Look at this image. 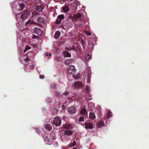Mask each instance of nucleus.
I'll list each match as a JSON object with an SVG mask.
<instances>
[{
	"label": "nucleus",
	"instance_id": "12",
	"mask_svg": "<svg viewBox=\"0 0 149 149\" xmlns=\"http://www.w3.org/2000/svg\"><path fill=\"white\" fill-rule=\"evenodd\" d=\"M72 131L69 130H66L64 132V134L68 135H70L72 134Z\"/></svg>",
	"mask_w": 149,
	"mask_h": 149
},
{
	"label": "nucleus",
	"instance_id": "10",
	"mask_svg": "<svg viewBox=\"0 0 149 149\" xmlns=\"http://www.w3.org/2000/svg\"><path fill=\"white\" fill-rule=\"evenodd\" d=\"M86 113V107L84 106L83 107L81 111V114L82 115H85Z\"/></svg>",
	"mask_w": 149,
	"mask_h": 149
},
{
	"label": "nucleus",
	"instance_id": "6",
	"mask_svg": "<svg viewBox=\"0 0 149 149\" xmlns=\"http://www.w3.org/2000/svg\"><path fill=\"white\" fill-rule=\"evenodd\" d=\"M28 14L29 11L27 10H26L24 13L22 14L21 18L23 20H24L25 19L27 18Z\"/></svg>",
	"mask_w": 149,
	"mask_h": 149
},
{
	"label": "nucleus",
	"instance_id": "34",
	"mask_svg": "<svg viewBox=\"0 0 149 149\" xmlns=\"http://www.w3.org/2000/svg\"><path fill=\"white\" fill-rule=\"evenodd\" d=\"M54 50L55 51V52L56 53H58V49L57 48V47L55 48V49H54Z\"/></svg>",
	"mask_w": 149,
	"mask_h": 149
},
{
	"label": "nucleus",
	"instance_id": "36",
	"mask_svg": "<svg viewBox=\"0 0 149 149\" xmlns=\"http://www.w3.org/2000/svg\"><path fill=\"white\" fill-rule=\"evenodd\" d=\"M69 94V93L68 92H65L64 93H63V94L64 95H68Z\"/></svg>",
	"mask_w": 149,
	"mask_h": 149
},
{
	"label": "nucleus",
	"instance_id": "43",
	"mask_svg": "<svg viewBox=\"0 0 149 149\" xmlns=\"http://www.w3.org/2000/svg\"><path fill=\"white\" fill-rule=\"evenodd\" d=\"M73 143H70L69 145L70 147H72L73 146H73Z\"/></svg>",
	"mask_w": 149,
	"mask_h": 149
},
{
	"label": "nucleus",
	"instance_id": "23",
	"mask_svg": "<svg viewBox=\"0 0 149 149\" xmlns=\"http://www.w3.org/2000/svg\"><path fill=\"white\" fill-rule=\"evenodd\" d=\"M75 16L77 18H80L81 16V14L80 13H79L75 15Z\"/></svg>",
	"mask_w": 149,
	"mask_h": 149
},
{
	"label": "nucleus",
	"instance_id": "16",
	"mask_svg": "<svg viewBox=\"0 0 149 149\" xmlns=\"http://www.w3.org/2000/svg\"><path fill=\"white\" fill-rule=\"evenodd\" d=\"M104 125V123L102 121H99L97 124V126L99 127H100Z\"/></svg>",
	"mask_w": 149,
	"mask_h": 149
},
{
	"label": "nucleus",
	"instance_id": "29",
	"mask_svg": "<svg viewBox=\"0 0 149 149\" xmlns=\"http://www.w3.org/2000/svg\"><path fill=\"white\" fill-rule=\"evenodd\" d=\"M84 116L81 117L79 119V121L81 122V121H84Z\"/></svg>",
	"mask_w": 149,
	"mask_h": 149
},
{
	"label": "nucleus",
	"instance_id": "4",
	"mask_svg": "<svg viewBox=\"0 0 149 149\" xmlns=\"http://www.w3.org/2000/svg\"><path fill=\"white\" fill-rule=\"evenodd\" d=\"M53 123L56 126H59L61 123V121L57 117L55 118L53 120Z\"/></svg>",
	"mask_w": 149,
	"mask_h": 149
},
{
	"label": "nucleus",
	"instance_id": "11",
	"mask_svg": "<svg viewBox=\"0 0 149 149\" xmlns=\"http://www.w3.org/2000/svg\"><path fill=\"white\" fill-rule=\"evenodd\" d=\"M73 61V60H72L71 59H67L65 61V65H68L72 63Z\"/></svg>",
	"mask_w": 149,
	"mask_h": 149
},
{
	"label": "nucleus",
	"instance_id": "17",
	"mask_svg": "<svg viewBox=\"0 0 149 149\" xmlns=\"http://www.w3.org/2000/svg\"><path fill=\"white\" fill-rule=\"evenodd\" d=\"M24 5L23 4L20 3L19 4V10H22L24 7Z\"/></svg>",
	"mask_w": 149,
	"mask_h": 149
},
{
	"label": "nucleus",
	"instance_id": "42",
	"mask_svg": "<svg viewBox=\"0 0 149 149\" xmlns=\"http://www.w3.org/2000/svg\"><path fill=\"white\" fill-rule=\"evenodd\" d=\"M44 77V76L43 75H40V78L41 79H43Z\"/></svg>",
	"mask_w": 149,
	"mask_h": 149
},
{
	"label": "nucleus",
	"instance_id": "13",
	"mask_svg": "<svg viewBox=\"0 0 149 149\" xmlns=\"http://www.w3.org/2000/svg\"><path fill=\"white\" fill-rule=\"evenodd\" d=\"M89 116L90 118L92 119H94L95 118V116L94 114L93 113H90Z\"/></svg>",
	"mask_w": 149,
	"mask_h": 149
},
{
	"label": "nucleus",
	"instance_id": "37",
	"mask_svg": "<svg viewBox=\"0 0 149 149\" xmlns=\"http://www.w3.org/2000/svg\"><path fill=\"white\" fill-rule=\"evenodd\" d=\"M54 94L55 95H59V93L58 92L56 91L55 92Z\"/></svg>",
	"mask_w": 149,
	"mask_h": 149
},
{
	"label": "nucleus",
	"instance_id": "2",
	"mask_svg": "<svg viewBox=\"0 0 149 149\" xmlns=\"http://www.w3.org/2000/svg\"><path fill=\"white\" fill-rule=\"evenodd\" d=\"M33 8L36 11L39 12L42 11L44 8L43 5L35 6H33Z\"/></svg>",
	"mask_w": 149,
	"mask_h": 149
},
{
	"label": "nucleus",
	"instance_id": "1",
	"mask_svg": "<svg viewBox=\"0 0 149 149\" xmlns=\"http://www.w3.org/2000/svg\"><path fill=\"white\" fill-rule=\"evenodd\" d=\"M68 72L73 75L74 77L76 73V70L74 66H69L68 69Z\"/></svg>",
	"mask_w": 149,
	"mask_h": 149
},
{
	"label": "nucleus",
	"instance_id": "24",
	"mask_svg": "<svg viewBox=\"0 0 149 149\" xmlns=\"http://www.w3.org/2000/svg\"><path fill=\"white\" fill-rule=\"evenodd\" d=\"M88 78V81L87 82L89 83H90V80L91 78V75L90 74H89L87 76Z\"/></svg>",
	"mask_w": 149,
	"mask_h": 149
},
{
	"label": "nucleus",
	"instance_id": "44",
	"mask_svg": "<svg viewBox=\"0 0 149 149\" xmlns=\"http://www.w3.org/2000/svg\"><path fill=\"white\" fill-rule=\"evenodd\" d=\"M37 37L36 36H35V35H33V36L32 38L33 39H34V38H36V37Z\"/></svg>",
	"mask_w": 149,
	"mask_h": 149
},
{
	"label": "nucleus",
	"instance_id": "33",
	"mask_svg": "<svg viewBox=\"0 0 149 149\" xmlns=\"http://www.w3.org/2000/svg\"><path fill=\"white\" fill-rule=\"evenodd\" d=\"M90 88L88 86H87L86 89L87 91L88 92H89Z\"/></svg>",
	"mask_w": 149,
	"mask_h": 149
},
{
	"label": "nucleus",
	"instance_id": "50",
	"mask_svg": "<svg viewBox=\"0 0 149 149\" xmlns=\"http://www.w3.org/2000/svg\"><path fill=\"white\" fill-rule=\"evenodd\" d=\"M81 40L82 43H83L84 42V41L83 40Z\"/></svg>",
	"mask_w": 149,
	"mask_h": 149
},
{
	"label": "nucleus",
	"instance_id": "9",
	"mask_svg": "<svg viewBox=\"0 0 149 149\" xmlns=\"http://www.w3.org/2000/svg\"><path fill=\"white\" fill-rule=\"evenodd\" d=\"M63 54L64 57H70L71 56L70 53L66 51L63 52Z\"/></svg>",
	"mask_w": 149,
	"mask_h": 149
},
{
	"label": "nucleus",
	"instance_id": "35",
	"mask_svg": "<svg viewBox=\"0 0 149 149\" xmlns=\"http://www.w3.org/2000/svg\"><path fill=\"white\" fill-rule=\"evenodd\" d=\"M34 1L36 3H39L40 2V0H34Z\"/></svg>",
	"mask_w": 149,
	"mask_h": 149
},
{
	"label": "nucleus",
	"instance_id": "14",
	"mask_svg": "<svg viewBox=\"0 0 149 149\" xmlns=\"http://www.w3.org/2000/svg\"><path fill=\"white\" fill-rule=\"evenodd\" d=\"M60 34V33L59 31H56L55 33V35H54V37L56 38H58Z\"/></svg>",
	"mask_w": 149,
	"mask_h": 149
},
{
	"label": "nucleus",
	"instance_id": "27",
	"mask_svg": "<svg viewBox=\"0 0 149 149\" xmlns=\"http://www.w3.org/2000/svg\"><path fill=\"white\" fill-rule=\"evenodd\" d=\"M31 48V47L29 46L28 45L26 46V47H25V49L24 50V52L25 53L26 51Z\"/></svg>",
	"mask_w": 149,
	"mask_h": 149
},
{
	"label": "nucleus",
	"instance_id": "41",
	"mask_svg": "<svg viewBox=\"0 0 149 149\" xmlns=\"http://www.w3.org/2000/svg\"><path fill=\"white\" fill-rule=\"evenodd\" d=\"M46 56H51V54H50V53H49V54H48V53H46Z\"/></svg>",
	"mask_w": 149,
	"mask_h": 149
},
{
	"label": "nucleus",
	"instance_id": "3",
	"mask_svg": "<svg viewBox=\"0 0 149 149\" xmlns=\"http://www.w3.org/2000/svg\"><path fill=\"white\" fill-rule=\"evenodd\" d=\"M67 110L69 113L71 114H74L76 111L75 108L74 107H71L67 108Z\"/></svg>",
	"mask_w": 149,
	"mask_h": 149
},
{
	"label": "nucleus",
	"instance_id": "46",
	"mask_svg": "<svg viewBox=\"0 0 149 149\" xmlns=\"http://www.w3.org/2000/svg\"><path fill=\"white\" fill-rule=\"evenodd\" d=\"M37 132L38 133H40V131L39 130V129H38V130H37Z\"/></svg>",
	"mask_w": 149,
	"mask_h": 149
},
{
	"label": "nucleus",
	"instance_id": "22",
	"mask_svg": "<svg viewBox=\"0 0 149 149\" xmlns=\"http://www.w3.org/2000/svg\"><path fill=\"white\" fill-rule=\"evenodd\" d=\"M33 23H35V22H33L32 20H31V19H29V20L27 22H26V25H27L28 24H31Z\"/></svg>",
	"mask_w": 149,
	"mask_h": 149
},
{
	"label": "nucleus",
	"instance_id": "38",
	"mask_svg": "<svg viewBox=\"0 0 149 149\" xmlns=\"http://www.w3.org/2000/svg\"><path fill=\"white\" fill-rule=\"evenodd\" d=\"M33 15H38V13L36 12H34L33 13Z\"/></svg>",
	"mask_w": 149,
	"mask_h": 149
},
{
	"label": "nucleus",
	"instance_id": "21",
	"mask_svg": "<svg viewBox=\"0 0 149 149\" xmlns=\"http://www.w3.org/2000/svg\"><path fill=\"white\" fill-rule=\"evenodd\" d=\"M112 116V113L110 111L108 112L107 116V118H109V117H111Z\"/></svg>",
	"mask_w": 149,
	"mask_h": 149
},
{
	"label": "nucleus",
	"instance_id": "53",
	"mask_svg": "<svg viewBox=\"0 0 149 149\" xmlns=\"http://www.w3.org/2000/svg\"><path fill=\"white\" fill-rule=\"evenodd\" d=\"M28 1H30L31 0H28Z\"/></svg>",
	"mask_w": 149,
	"mask_h": 149
},
{
	"label": "nucleus",
	"instance_id": "39",
	"mask_svg": "<svg viewBox=\"0 0 149 149\" xmlns=\"http://www.w3.org/2000/svg\"><path fill=\"white\" fill-rule=\"evenodd\" d=\"M61 107L62 108L63 110L65 109L66 108V107L63 105Z\"/></svg>",
	"mask_w": 149,
	"mask_h": 149
},
{
	"label": "nucleus",
	"instance_id": "51",
	"mask_svg": "<svg viewBox=\"0 0 149 149\" xmlns=\"http://www.w3.org/2000/svg\"><path fill=\"white\" fill-rule=\"evenodd\" d=\"M24 70H25L26 71H27V70H26V68H24Z\"/></svg>",
	"mask_w": 149,
	"mask_h": 149
},
{
	"label": "nucleus",
	"instance_id": "26",
	"mask_svg": "<svg viewBox=\"0 0 149 149\" xmlns=\"http://www.w3.org/2000/svg\"><path fill=\"white\" fill-rule=\"evenodd\" d=\"M85 33L87 36H91V33L89 31H85Z\"/></svg>",
	"mask_w": 149,
	"mask_h": 149
},
{
	"label": "nucleus",
	"instance_id": "52",
	"mask_svg": "<svg viewBox=\"0 0 149 149\" xmlns=\"http://www.w3.org/2000/svg\"><path fill=\"white\" fill-rule=\"evenodd\" d=\"M73 0H70V1H72Z\"/></svg>",
	"mask_w": 149,
	"mask_h": 149
},
{
	"label": "nucleus",
	"instance_id": "28",
	"mask_svg": "<svg viewBox=\"0 0 149 149\" xmlns=\"http://www.w3.org/2000/svg\"><path fill=\"white\" fill-rule=\"evenodd\" d=\"M35 68V65H34L32 64L30 66V69L31 70H33Z\"/></svg>",
	"mask_w": 149,
	"mask_h": 149
},
{
	"label": "nucleus",
	"instance_id": "7",
	"mask_svg": "<svg viewBox=\"0 0 149 149\" xmlns=\"http://www.w3.org/2000/svg\"><path fill=\"white\" fill-rule=\"evenodd\" d=\"M34 33L40 36L42 34L43 31L40 29L37 28L35 29Z\"/></svg>",
	"mask_w": 149,
	"mask_h": 149
},
{
	"label": "nucleus",
	"instance_id": "5",
	"mask_svg": "<svg viewBox=\"0 0 149 149\" xmlns=\"http://www.w3.org/2000/svg\"><path fill=\"white\" fill-rule=\"evenodd\" d=\"M82 83L79 81H77L74 84V88H80L82 87Z\"/></svg>",
	"mask_w": 149,
	"mask_h": 149
},
{
	"label": "nucleus",
	"instance_id": "45",
	"mask_svg": "<svg viewBox=\"0 0 149 149\" xmlns=\"http://www.w3.org/2000/svg\"><path fill=\"white\" fill-rule=\"evenodd\" d=\"M25 62H27L29 61V59L28 58H26V59H25Z\"/></svg>",
	"mask_w": 149,
	"mask_h": 149
},
{
	"label": "nucleus",
	"instance_id": "15",
	"mask_svg": "<svg viewBox=\"0 0 149 149\" xmlns=\"http://www.w3.org/2000/svg\"><path fill=\"white\" fill-rule=\"evenodd\" d=\"M38 22L40 24L43 23L44 22L43 18L41 17L38 18L37 20Z\"/></svg>",
	"mask_w": 149,
	"mask_h": 149
},
{
	"label": "nucleus",
	"instance_id": "25",
	"mask_svg": "<svg viewBox=\"0 0 149 149\" xmlns=\"http://www.w3.org/2000/svg\"><path fill=\"white\" fill-rule=\"evenodd\" d=\"M64 16L63 15H59L58 17V18L59 19V20H61V19L64 18Z\"/></svg>",
	"mask_w": 149,
	"mask_h": 149
},
{
	"label": "nucleus",
	"instance_id": "20",
	"mask_svg": "<svg viewBox=\"0 0 149 149\" xmlns=\"http://www.w3.org/2000/svg\"><path fill=\"white\" fill-rule=\"evenodd\" d=\"M45 127L46 129L49 130H51L52 128V127L51 125L49 124L45 125Z\"/></svg>",
	"mask_w": 149,
	"mask_h": 149
},
{
	"label": "nucleus",
	"instance_id": "19",
	"mask_svg": "<svg viewBox=\"0 0 149 149\" xmlns=\"http://www.w3.org/2000/svg\"><path fill=\"white\" fill-rule=\"evenodd\" d=\"M64 128L65 129L72 128V127L70 125L66 124L64 125Z\"/></svg>",
	"mask_w": 149,
	"mask_h": 149
},
{
	"label": "nucleus",
	"instance_id": "47",
	"mask_svg": "<svg viewBox=\"0 0 149 149\" xmlns=\"http://www.w3.org/2000/svg\"><path fill=\"white\" fill-rule=\"evenodd\" d=\"M72 149H77V148H73Z\"/></svg>",
	"mask_w": 149,
	"mask_h": 149
},
{
	"label": "nucleus",
	"instance_id": "18",
	"mask_svg": "<svg viewBox=\"0 0 149 149\" xmlns=\"http://www.w3.org/2000/svg\"><path fill=\"white\" fill-rule=\"evenodd\" d=\"M63 10L65 12H68L69 10L68 6H65V7L63 8Z\"/></svg>",
	"mask_w": 149,
	"mask_h": 149
},
{
	"label": "nucleus",
	"instance_id": "49",
	"mask_svg": "<svg viewBox=\"0 0 149 149\" xmlns=\"http://www.w3.org/2000/svg\"><path fill=\"white\" fill-rule=\"evenodd\" d=\"M55 111H56V113L57 112V111H58V110L56 109H55Z\"/></svg>",
	"mask_w": 149,
	"mask_h": 149
},
{
	"label": "nucleus",
	"instance_id": "32",
	"mask_svg": "<svg viewBox=\"0 0 149 149\" xmlns=\"http://www.w3.org/2000/svg\"><path fill=\"white\" fill-rule=\"evenodd\" d=\"M56 84L54 83H52V84L51 87L52 88H54L56 87Z\"/></svg>",
	"mask_w": 149,
	"mask_h": 149
},
{
	"label": "nucleus",
	"instance_id": "8",
	"mask_svg": "<svg viewBox=\"0 0 149 149\" xmlns=\"http://www.w3.org/2000/svg\"><path fill=\"white\" fill-rule=\"evenodd\" d=\"M85 125L86 128L87 129H92L93 128V125L91 123H86Z\"/></svg>",
	"mask_w": 149,
	"mask_h": 149
},
{
	"label": "nucleus",
	"instance_id": "48",
	"mask_svg": "<svg viewBox=\"0 0 149 149\" xmlns=\"http://www.w3.org/2000/svg\"><path fill=\"white\" fill-rule=\"evenodd\" d=\"M66 49H67L68 50H69V49L68 48V47H66Z\"/></svg>",
	"mask_w": 149,
	"mask_h": 149
},
{
	"label": "nucleus",
	"instance_id": "40",
	"mask_svg": "<svg viewBox=\"0 0 149 149\" xmlns=\"http://www.w3.org/2000/svg\"><path fill=\"white\" fill-rule=\"evenodd\" d=\"M73 146H75L76 144V142L75 141H73Z\"/></svg>",
	"mask_w": 149,
	"mask_h": 149
},
{
	"label": "nucleus",
	"instance_id": "30",
	"mask_svg": "<svg viewBox=\"0 0 149 149\" xmlns=\"http://www.w3.org/2000/svg\"><path fill=\"white\" fill-rule=\"evenodd\" d=\"M91 55L88 54L87 56L86 57L87 59L88 60H90L91 58Z\"/></svg>",
	"mask_w": 149,
	"mask_h": 149
},
{
	"label": "nucleus",
	"instance_id": "31",
	"mask_svg": "<svg viewBox=\"0 0 149 149\" xmlns=\"http://www.w3.org/2000/svg\"><path fill=\"white\" fill-rule=\"evenodd\" d=\"M61 20H59L58 19H57L56 20V23L57 24H59L61 22Z\"/></svg>",
	"mask_w": 149,
	"mask_h": 149
}]
</instances>
